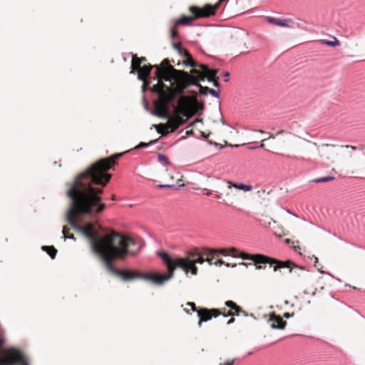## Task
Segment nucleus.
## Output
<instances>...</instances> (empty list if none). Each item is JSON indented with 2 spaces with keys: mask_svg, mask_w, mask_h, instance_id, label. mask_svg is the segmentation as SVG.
<instances>
[{
  "mask_svg": "<svg viewBox=\"0 0 365 365\" xmlns=\"http://www.w3.org/2000/svg\"><path fill=\"white\" fill-rule=\"evenodd\" d=\"M207 91L212 96H213L216 98H220V91L214 90L212 88L208 89Z\"/></svg>",
  "mask_w": 365,
  "mask_h": 365,
  "instance_id": "2f4dec72",
  "label": "nucleus"
},
{
  "mask_svg": "<svg viewBox=\"0 0 365 365\" xmlns=\"http://www.w3.org/2000/svg\"><path fill=\"white\" fill-rule=\"evenodd\" d=\"M78 221L79 219L72 220L71 218L66 220L76 232L90 240L92 250L105 261L106 267L109 272L120 277L124 281H130L135 278H142L150 281V273L120 269L115 268L112 264V260L124 259L129 253L132 255H136L137 252L128 251V247L135 244L134 240L116 232L103 237H98L97 234L93 232V224L82 225L78 223Z\"/></svg>",
  "mask_w": 365,
  "mask_h": 365,
  "instance_id": "f03ea898",
  "label": "nucleus"
},
{
  "mask_svg": "<svg viewBox=\"0 0 365 365\" xmlns=\"http://www.w3.org/2000/svg\"><path fill=\"white\" fill-rule=\"evenodd\" d=\"M217 192V194L215 195V197H216L217 200H220V202H220V203H222V204H223V205H227V203H226V202H225V199H223V198H222V194L218 193L217 192Z\"/></svg>",
  "mask_w": 365,
  "mask_h": 365,
  "instance_id": "e433bc0d",
  "label": "nucleus"
},
{
  "mask_svg": "<svg viewBox=\"0 0 365 365\" xmlns=\"http://www.w3.org/2000/svg\"><path fill=\"white\" fill-rule=\"evenodd\" d=\"M16 364L30 365L24 359L23 354L14 348L8 349L6 356L0 358V365H16Z\"/></svg>",
  "mask_w": 365,
  "mask_h": 365,
  "instance_id": "0eeeda50",
  "label": "nucleus"
},
{
  "mask_svg": "<svg viewBox=\"0 0 365 365\" xmlns=\"http://www.w3.org/2000/svg\"><path fill=\"white\" fill-rule=\"evenodd\" d=\"M158 160L159 163H161L164 166H167V165H170V163L168 158L164 154H161V153L158 154Z\"/></svg>",
  "mask_w": 365,
  "mask_h": 365,
  "instance_id": "4be33fe9",
  "label": "nucleus"
},
{
  "mask_svg": "<svg viewBox=\"0 0 365 365\" xmlns=\"http://www.w3.org/2000/svg\"><path fill=\"white\" fill-rule=\"evenodd\" d=\"M234 322H235V319H233V318H232V319H230V320L227 322V324L228 325H230V324H231L234 323Z\"/></svg>",
  "mask_w": 365,
  "mask_h": 365,
  "instance_id": "13d9d810",
  "label": "nucleus"
},
{
  "mask_svg": "<svg viewBox=\"0 0 365 365\" xmlns=\"http://www.w3.org/2000/svg\"><path fill=\"white\" fill-rule=\"evenodd\" d=\"M321 43L323 45L334 47L339 45V41L336 39L335 37H334L333 41H329V40H321Z\"/></svg>",
  "mask_w": 365,
  "mask_h": 365,
  "instance_id": "aec40b11",
  "label": "nucleus"
},
{
  "mask_svg": "<svg viewBox=\"0 0 365 365\" xmlns=\"http://www.w3.org/2000/svg\"><path fill=\"white\" fill-rule=\"evenodd\" d=\"M63 239H64V240H66V239L75 240L73 235L65 236V237H63Z\"/></svg>",
  "mask_w": 365,
  "mask_h": 365,
  "instance_id": "603ef678",
  "label": "nucleus"
},
{
  "mask_svg": "<svg viewBox=\"0 0 365 365\" xmlns=\"http://www.w3.org/2000/svg\"><path fill=\"white\" fill-rule=\"evenodd\" d=\"M178 44H180V43H173V46L175 48H176L178 50Z\"/></svg>",
  "mask_w": 365,
  "mask_h": 365,
  "instance_id": "680f3d73",
  "label": "nucleus"
},
{
  "mask_svg": "<svg viewBox=\"0 0 365 365\" xmlns=\"http://www.w3.org/2000/svg\"><path fill=\"white\" fill-rule=\"evenodd\" d=\"M200 68H202L205 72H208L210 75L212 76H215L218 72V70H209L208 68L205 65H200Z\"/></svg>",
  "mask_w": 365,
  "mask_h": 365,
  "instance_id": "bb28decb",
  "label": "nucleus"
},
{
  "mask_svg": "<svg viewBox=\"0 0 365 365\" xmlns=\"http://www.w3.org/2000/svg\"><path fill=\"white\" fill-rule=\"evenodd\" d=\"M267 21L272 24L279 26L281 27L294 28V23L292 19H277L274 17H267Z\"/></svg>",
  "mask_w": 365,
  "mask_h": 365,
  "instance_id": "f8f14e48",
  "label": "nucleus"
},
{
  "mask_svg": "<svg viewBox=\"0 0 365 365\" xmlns=\"http://www.w3.org/2000/svg\"><path fill=\"white\" fill-rule=\"evenodd\" d=\"M189 272H190L193 275H196L197 273V267L195 266V264H193L190 261L189 262Z\"/></svg>",
  "mask_w": 365,
  "mask_h": 365,
  "instance_id": "c756f323",
  "label": "nucleus"
},
{
  "mask_svg": "<svg viewBox=\"0 0 365 365\" xmlns=\"http://www.w3.org/2000/svg\"><path fill=\"white\" fill-rule=\"evenodd\" d=\"M4 342L3 339H0V345L3 344Z\"/></svg>",
  "mask_w": 365,
  "mask_h": 365,
  "instance_id": "69168bd1",
  "label": "nucleus"
},
{
  "mask_svg": "<svg viewBox=\"0 0 365 365\" xmlns=\"http://www.w3.org/2000/svg\"><path fill=\"white\" fill-rule=\"evenodd\" d=\"M153 68H155V66H144L142 68L140 66L138 70V78L140 81H145L146 78L150 76V71Z\"/></svg>",
  "mask_w": 365,
  "mask_h": 365,
  "instance_id": "f3484780",
  "label": "nucleus"
},
{
  "mask_svg": "<svg viewBox=\"0 0 365 365\" xmlns=\"http://www.w3.org/2000/svg\"><path fill=\"white\" fill-rule=\"evenodd\" d=\"M187 306H189L190 307H191V308H192V310L193 312H197V310L196 309V307H195V303H193V302H187Z\"/></svg>",
  "mask_w": 365,
  "mask_h": 365,
  "instance_id": "a19ab883",
  "label": "nucleus"
},
{
  "mask_svg": "<svg viewBox=\"0 0 365 365\" xmlns=\"http://www.w3.org/2000/svg\"><path fill=\"white\" fill-rule=\"evenodd\" d=\"M214 264L216 266H221L222 264H225L227 267H230V264H225L222 259H219L217 262H214Z\"/></svg>",
  "mask_w": 365,
  "mask_h": 365,
  "instance_id": "ea45409f",
  "label": "nucleus"
},
{
  "mask_svg": "<svg viewBox=\"0 0 365 365\" xmlns=\"http://www.w3.org/2000/svg\"><path fill=\"white\" fill-rule=\"evenodd\" d=\"M197 316L201 319V322H207L212 319V317H217L220 314V312L218 309H202L201 310L197 311Z\"/></svg>",
  "mask_w": 365,
  "mask_h": 365,
  "instance_id": "9b49d317",
  "label": "nucleus"
},
{
  "mask_svg": "<svg viewBox=\"0 0 365 365\" xmlns=\"http://www.w3.org/2000/svg\"><path fill=\"white\" fill-rule=\"evenodd\" d=\"M157 255L162 259L163 263L167 266L168 274H150V281L156 285H163L165 282L172 279L174 276V271L176 269L173 262V257L163 251H158Z\"/></svg>",
  "mask_w": 365,
  "mask_h": 365,
  "instance_id": "39448f33",
  "label": "nucleus"
},
{
  "mask_svg": "<svg viewBox=\"0 0 365 365\" xmlns=\"http://www.w3.org/2000/svg\"><path fill=\"white\" fill-rule=\"evenodd\" d=\"M237 253H239V252L236 248L231 247L229 249L212 250L208 254H220L223 256H232L234 257H237Z\"/></svg>",
  "mask_w": 365,
  "mask_h": 365,
  "instance_id": "4468645a",
  "label": "nucleus"
},
{
  "mask_svg": "<svg viewBox=\"0 0 365 365\" xmlns=\"http://www.w3.org/2000/svg\"><path fill=\"white\" fill-rule=\"evenodd\" d=\"M207 79L209 82H212L215 80V77L209 74L207 76Z\"/></svg>",
  "mask_w": 365,
  "mask_h": 365,
  "instance_id": "49530a36",
  "label": "nucleus"
},
{
  "mask_svg": "<svg viewBox=\"0 0 365 365\" xmlns=\"http://www.w3.org/2000/svg\"><path fill=\"white\" fill-rule=\"evenodd\" d=\"M176 26L177 24H175V26H173L171 29H170V33H171V37L173 38H175L178 35V31L176 30Z\"/></svg>",
  "mask_w": 365,
  "mask_h": 365,
  "instance_id": "4c0bfd02",
  "label": "nucleus"
},
{
  "mask_svg": "<svg viewBox=\"0 0 365 365\" xmlns=\"http://www.w3.org/2000/svg\"><path fill=\"white\" fill-rule=\"evenodd\" d=\"M265 140H266V139L263 140L262 142H264ZM264 143H262L259 145L256 146V148H264Z\"/></svg>",
  "mask_w": 365,
  "mask_h": 365,
  "instance_id": "6e6d98bb",
  "label": "nucleus"
},
{
  "mask_svg": "<svg viewBox=\"0 0 365 365\" xmlns=\"http://www.w3.org/2000/svg\"><path fill=\"white\" fill-rule=\"evenodd\" d=\"M235 359L227 361L224 365H233Z\"/></svg>",
  "mask_w": 365,
  "mask_h": 365,
  "instance_id": "864d4df0",
  "label": "nucleus"
},
{
  "mask_svg": "<svg viewBox=\"0 0 365 365\" xmlns=\"http://www.w3.org/2000/svg\"><path fill=\"white\" fill-rule=\"evenodd\" d=\"M342 147L347 148V149L349 148V150H356L357 149L356 147L353 146V145H343Z\"/></svg>",
  "mask_w": 365,
  "mask_h": 365,
  "instance_id": "c03bdc74",
  "label": "nucleus"
},
{
  "mask_svg": "<svg viewBox=\"0 0 365 365\" xmlns=\"http://www.w3.org/2000/svg\"><path fill=\"white\" fill-rule=\"evenodd\" d=\"M212 250H207L204 253H203V255L204 256H206L207 257V259H205V261L209 263L210 265H212L213 264V262H212V256L215 255V254H207L209 253L210 251H211Z\"/></svg>",
  "mask_w": 365,
  "mask_h": 365,
  "instance_id": "a878e982",
  "label": "nucleus"
},
{
  "mask_svg": "<svg viewBox=\"0 0 365 365\" xmlns=\"http://www.w3.org/2000/svg\"><path fill=\"white\" fill-rule=\"evenodd\" d=\"M197 87L200 88V92L201 94L202 95H207V93H209L208 92V89H210L209 87H204L202 86H201L200 84H197Z\"/></svg>",
  "mask_w": 365,
  "mask_h": 365,
  "instance_id": "f704fd0d",
  "label": "nucleus"
},
{
  "mask_svg": "<svg viewBox=\"0 0 365 365\" xmlns=\"http://www.w3.org/2000/svg\"><path fill=\"white\" fill-rule=\"evenodd\" d=\"M195 19V17L182 16L176 22V24H180L182 26H189Z\"/></svg>",
  "mask_w": 365,
  "mask_h": 365,
  "instance_id": "6ab92c4d",
  "label": "nucleus"
},
{
  "mask_svg": "<svg viewBox=\"0 0 365 365\" xmlns=\"http://www.w3.org/2000/svg\"><path fill=\"white\" fill-rule=\"evenodd\" d=\"M155 77L158 83L151 88L153 92L157 93L159 98L154 102V110H150L153 115L160 118H167L171 105L175 102L174 95L169 91L168 86L163 82L164 74H165V66H163V62L160 65H155Z\"/></svg>",
  "mask_w": 365,
  "mask_h": 365,
  "instance_id": "7ed1b4c3",
  "label": "nucleus"
},
{
  "mask_svg": "<svg viewBox=\"0 0 365 365\" xmlns=\"http://www.w3.org/2000/svg\"><path fill=\"white\" fill-rule=\"evenodd\" d=\"M269 320L271 322L270 326L272 329H283L287 324L280 317L274 314L271 316Z\"/></svg>",
  "mask_w": 365,
  "mask_h": 365,
  "instance_id": "2eb2a0df",
  "label": "nucleus"
},
{
  "mask_svg": "<svg viewBox=\"0 0 365 365\" xmlns=\"http://www.w3.org/2000/svg\"><path fill=\"white\" fill-rule=\"evenodd\" d=\"M314 264L316 265V264L318 262V258L317 257H314Z\"/></svg>",
  "mask_w": 365,
  "mask_h": 365,
  "instance_id": "0e129e2a",
  "label": "nucleus"
},
{
  "mask_svg": "<svg viewBox=\"0 0 365 365\" xmlns=\"http://www.w3.org/2000/svg\"><path fill=\"white\" fill-rule=\"evenodd\" d=\"M183 63L186 66H190V67H192V68H194V67H197L199 66L200 68V65H199L197 63H196L191 57V56H190L189 57L187 58V60L183 62Z\"/></svg>",
  "mask_w": 365,
  "mask_h": 365,
  "instance_id": "b1692460",
  "label": "nucleus"
},
{
  "mask_svg": "<svg viewBox=\"0 0 365 365\" xmlns=\"http://www.w3.org/2000/svg\"><path fill=\"white\" fill-rule=\"evenodd\" d=\"M182 73H183V79L185 81V86H187V88L190 86H197V84H199V83L196 81V80L193 77L190 76L185 72L182 71Z\"/></svg>",
  "mask_w": 365,
  "mask_h": 365,
  "instance_id": "a211bd4d",
  "label": "nucleus"
},
{
  "mask_svg": "<svg viewBox=\"0 0 365 365\" xmlns=\"http://www.w3.org/2000/svg\"><path fill=\"white\" fill-rule=\"evenodd\" d=\"M159 188H174L178 189L180 187V186H177L175 185H169V184H159L158 185Z\"/></svg>",
  "mask_w": 365,
  "mask_h": 365,
  "instance_id": "72a5a7b5",
  "label": "nucleus"
},
{
  "mask_svg": "<svg viewBox=\"0 0 365 365\" xmlns=\"http://www.w3.org/2000/svg\"><path fill=\"white\" fill-rule=\"evenodd\" d=\"M163 126L165 128V133H172L180 126V123H179V119L178 118V116H176L170 119L168 125Z\"/></svg>",
  "mask_w": 365,
  "mask_h": 365,
  "instance_id": "dca6fc26",
  "label": "nucleus"
},
{
  "mask_svg": "<svg viewBox=\"0 0 365 365\" xmlns=\"http://www.w3.org/2000/svg\"><path fill=\"white\" fill-rule=\"evenodd\" d=\"M284 317L287 319L291 317V314L289 313H284Z\"/></svg>",
  "mask_w": 365,
  "mask_h": 365,
  "instance_id": "4d7b16f0",
  "label": "nucleus"
},
{
  "mask_svg": "<svg viewBox=\"0 0 365 365\" xmlns=\"http://www.w3.org/2000/svg\"><path fill=\"white\" fill-rule=\"evenodd\" d=\"M220 120H221V123H222L223 125H228V126L231 127V125H230L229 124H227V123H226L225 120L223 118H222Z\"/></svg>",
  "mask_w": 365,
  "mask_h": 365,
  "instance_id": "5fc2aeb1",
  "label": "nucleus"
},
{
  "mask_svg": "<svg viewBox=\"0 0 365 365\" xmlns=\"http://www.w3.org/2000/svg\"><path fill=\"white\" fill-rule=\"evenodd\" d=\"M334 178L333 176H327V177H322L318 178L316 179L312 180L313 182L319 183V182H326L330 180H334Z\"/></svg>",
  "mask_w": 365,
  "mask_h": 365,
  "instance_id": "393cba45",
  "label": "nucleus"
},
{
  "mask_svg": "<svg viewBox=\"0 0 365 365\" xmlns=\"http://www.w3.org/2000/svg\"><path fill=\"white\" fill-rule=\"evenodd\" d=\"M156 142L155 140H151L150 142H149L148 143H139L137 146L135 147V149H140V148H147L150 145H152V144H154Z\"/></svg>",
  "mask_w": 365,
  "mask_h": 365,
  "instance_id": "c85d7f7f",
  "label": "nucleus"
},
{
  "mask_svg": "<svg viewBox=\"0 0 365 365\" xmlns=\"http://www.w3.org/2000/svg\"><path fill=\"white\" fill-rule=\"evenodd\" d=\"M68 229L66 227H63V230H62V234L63 235V237L66 236V232H68Z\"/></svg>",
  "mask_w": 365,
  "mask_h": 365,
  "instance_id": "8fccbe9b",
  "label": "nucleus"
},
{
  "mask_svg": "<svg viewBox=\"0 0 365 365\" xmlns=\"http://www.w3.org/2000/svg\"><path fill=\"white\" fill-rule=\"evenodd\" d=\"M223 182L227 185L228 190H231L232 187H235L238 190H244L245 192L250 191L252 189V186L251 185H246L242 182H233L230 180H224Z\"/></svg>",
  "mask_w": 365,
  "mask_h": 365,
  "instance_id": "ddd939ff",
  "label": "nucleus"
},
{
  "mask_svg": "<svg viewBox=\"0 0 365 365\" xmlns=\"http://www.w3.org/2000/svg\"><path fill=\"white\" fill-rule=\"evenodd\" d=\"M145 58H138L137 57L133 58L132 60V68L133 69H139L142 61H145Z\"/></svg>",
  "mask_w": 365,
  "mask_h": 365,
  "instance_id": "5701e85b",
  "label": "nucleus"
},
{
  "mask_svg": "<svg viewBox=\"0 0 365 365\" xmlns=\"http://www.w3.org/2000/svg\"><path fill=\"white\" fill-rule=\"evenodd\" d=\"M318 271L322 274H325L324 271L321 270V269H318Z\"/></svg>",
  "mask_w": 365,
  "mask_h": 365,
  "instance_id": "338daca9",
  "label": "nucleus"
},
{
  "mask_svg": "<svg viewBox=\"0 0 365 365\" xmlns=\"http://www.w3.org/2000/svg\"><path fill=\"white\" fill-rule=\"evenodd\" d=\"M42 250L47 252L52 259L55 258L57 250L53 247L43 246Z\"/></svg>",
  "mask_w": 365,
  "mask_h": 365,
  "instance_id": "412c9836",
  "label": "nucleus"
},
{
  "mask_svg": "<svg viewBox=\"0 0 365 365\" xmlns=\"http://www.w3.org/2000/svg\"><path fill=\"white\" fill-rule=\"evenodd\" d=\"M325 274H327L329 276H330L331 277L335 279L336 280L339 281V282H341V279L337 278V277H335L333 274H331V273L329 272H325Z\"/></svg>",
  "mask_w": 365,
  "mask_h": 365,
  "instance_id": "a18cd8bd",
  "label": "nucleus"
},
{
  "mask_svg": "<svg viewBox=\"0 0 365 365\" xmlns=\"http://www.w3.org/2000/svg\"><path fill=\"white\" fill-rule=\"evenodd\" d=\"M189 99L187 97H182L179 100L177 106V111L178 113L185 116V118H182L178 116L180 125L185 124L187 122L189 118Z\"/></svg>",
  "mask_w": 365,
  "mask_h": 365,
  "instance_id": "1a4fd4ad",
  "label": "nucleus"
},
{
  "mask_svg": "<svg viewBox=\"0 0 365 365\" xmlns=\"http://www.w3.org/2000/svg\"><path fill=\"white\" fill-rule=\"evenodd\" d=\"M241 313H242L245 316H247V314L245 313V311H243V310L241 309V307H240V309H235V312H234L235 315H236V316H240Z\"/></svg>",
  "mask_w": 365,
  "mask_h": 365,
  "instance_id": "58836bf2",
  "label": "nucleus"
},
{
  "mask_svg": "<svg viewBox=\"0 0 365 365\" xmlns=\"http://www.w3.org/2000/svg\"><path fill=\"white\" fill-rule=\"evenodd\" d=\"M205 192H203V195L206 196H209L212 193V190H208V189H204Z\"/></svg>",
  "mask_w": 365,
  "mask_h": 365,
  "instance_id": "37998d69",
  "label": "nucleus"
},
{
  "mask_svg": "<svg viewBox=\"0 0 365 365\" xmlns=\"http://www.w3.org/2000/svg\"><path fill=\"white\" fill-rule=\"evenodd\" d=\"M178 51L181 56L187 58L190 56V54L186 49H184L180 46V44H178Z\"/></svg>",
  "mask_w": 365,
  "mask_h": 365,
  "instance_id": "cd10ccee",
  "label": "nucleus"
},
{
  "mask_svg": "<svg viewBox=\"0 0 365 365\" xmlns=\"http://www.w3.org/2000/svg\"><path fill=\"white\" fill-rule=\"evenodd\" d=\"M191 262H192L193 264H202L205 262V259L204 258L203 256H199L198 258L195 260H192L191 261Z\"/></svg>",
  "mask_w": 365,
  "mask_h": 365,
  "instance_id": "c9c22d12",
  "label": "nucleus"
},
{
  "mask_svg": "<svg viewBox=\"0 0 365 365\" xmlns=\"http://www.w3.org/2000/svg\"><path fill=\"white\" fill-rule=\"evenodd\" d=\"M252 261L255 263L257 265V269H261L262 267L260 265H257L259 264H275L273 268V270L276 272L279 268L289 267L291 264L290 261L287 262H282L277 260L276 259L267 257L261 254H255L252 255Z\"/></svg>",
  "mask_w": 365,
  "mask_h": 365,
  "instance_id": "423d86ee",
  "label": "nucleus"
},
{
  "mask_svg": "<svg viewBox=\"0 0 365 365\" xmlns=\"http://www.w3.org/2000/svg\"><path fill=\"white\" fill-rule=\"evenodd\" d=\"M284 132V130H279V131H277L276 135H280V134L283 133Z\"/></svg>",
  "mask_w": 365,
  "mask_h": 365,
  "instance_id": "052dcab7",
  "label": "nucleus"
},
{
  "mask_svg": "<svg viewBox=\"0 0 365 365\" xmlns=\"http://www.w3.org/2000/svg\"><path fill=\"white\" fill-rule=\"evenodd\" d=\"M230 72L227 71L224 73V77H225V82H228L229 80H230Z\"/></svg>",
  "mask_w": 365,
  "mask_h": 365,
  "instance_id": "79ce46f5",
  "label": "nucleus"
},
{
  "mask_svg": "<svg viewBox=\"0 0 365 365\" xmlns=\"http://www.w3.org/2000/svg\"><path fill=\"white\" fill-rule=\"evenodd\" d=\"M163 66H165V77H164L165 81L171 82L174 81L176 83L175 87L168 86V89L175 96L176 99L177 95H180L184 93L187 86H185V81L183 79V73L181 71L175 69L167 59L163 61Z\"/></svg>",
  "mask_w": 365,
  "mask_h": 365,
  "instance_id": "20e7f679",
  "label": "nucleus"
},
{
  "mask_svg": "<svg viewBox=\"0 0 365 365\" xmlns=\"http://www.w3.org/2000/svg\"><path fill=\"white\" fill-rule=\"evenodd\" d=\"M143 82H144V83H143V88H142L143 92H145V91L147 89L146 88H147L148 82L146 81V80H145V81H143Z\"/></svg>",
  "mask_w": 365,
  "mask_h": 365,
  "instance_id": "09e8293b",
  "label": "nucleus"
},
{
  "mask_svg": "<svg viewBox=\"0 0 365 365\" xmlns=\"http://www.w3.org/2000/svg\"><path fill=\"white\" fill-rule=\"evenodd\" d=\"M202 322H201V319H200V321L198 322V326L200 327Z\"/></svg>",
  "mask_w": 365,
  "mask_h": 365,
  "instance_id": "774afa93",
  "label": "nucleus"
},
{
  "mask_svg": "<svg viewBox=\"0 0 365 365\" xmlns=\"http://www.w3.org/2000/svg\"><path fill=\"white\" fill-rule=\"evenodd\" d=\"M127 152L99 160L76 176L74 183L67 191L71 202L66 212V220L70 218L80 219V215H96L106 208V205L101 203V197L99 196L103 192L102 189L95 188L92 184L105 186L111 178L106 172L111 168L115 160Z\"/></svg>",
  "mask_w": 365,
  "mask_h": 365,
  "instance_id": "f257e3e1",
  "label": "nucleus"
},
{
  "mask_svg": "<svg viewBox=\"0 0 365 365\" xmlns=\"http://www.w3.org/2000/svg\"><path fill=\"white\" fill-rule=\"evenodd\" d=\"M237 255H238V253ZM252 255H249L245 252H241L239 255H237V257H239L245 260H247V259L252 260Z\"/></svg>",
  "mask_w": 365,
  "mask_h": 365,
  "instance_id": "473e14b6",
  "label": "nucleus"
},
{
  "mask_svg": "<svg viewBox=\"0 0 365 365\" xmlns=\"http://www.w3.org/2000/svg\"><path fill=\"white\" fill-rule=\"evenodd\" d=\"M253 131L255 132H259L260 133H265V131L262 130H253Z\"/></svg>",
  "mask_w": 365,
  "mask_h": 365,
  "instance_id": "bf43d9fd",
  "label": "nucleus"
},
{
  "mask_svg": "<svg viewBox=\"0 0 365 365\" xmlns=\"http://www.w3.org/2000/svg\"><path fill=\"white\" fill-rule=\"evenodd\" d=\"M225 305L230 308H231V309L232 310H235V309H240V307L238 305H237L234 302L232 301H227L225 302Z\"/></svg>",
  "mask_w": 365,
  "mask_h": 365,
  "instance_id": "7c9ffc66",
  "label": "nucleus"
},
{
  "mask_svg": "<svg viewBox=\"0 0 365 365\" xmlns=\"http://www.w3.org/2000/svg\"><path fill=\"white\" fill-rule=\"evenodd\" d=\"M212 83H213L214 86L217 87V88L220 86V83L217 80L215 79L212 81Z\"/></svg>",
  "mask_w": 365,
  "mask_h": 365,
  "instance_id": "3c124183",
  "label": "nucleus"
},
{
  "mask_svg": "<svg viewBox=\"0 0 365 365\" xmlns=\"http://www.w3.org/2000/svg\"><path fill=\"white\" fill-rule=\"evenodd\" d=\"M160 125H157V126H156L157 131H158V133H161V131H160V129H159V128H160Z\"/></svg>",
  "mask_w": 365,
  "mask_h": 365,
  "instance_id": "e2e57ef3",
  "label": "nucleus"
},
{
  "mask_svg": "<svg viewBox=\"0 0 365 365\" xmlns=\"http://www.w3.org/2000/svg\"><path fill=\"white\" fill-rule=\"evenodd\" d=\"M220 7V3L215 5L207 4L202 9L197 6H190V11L195 15V18H207L215 14Z\"/></svg>",
  "mask_w": 365,
  "mask_h": 365,
  "instance_id": "6e6552de",
  "label": "nucleus"
},
{
  "mask_svg": "<svg viewBox=\"0 0 365 365\" xmlns=\"http://www.w3.org/2000/svg\"><path fill=\"white\" fill-rule=\"evenodd\" d=\"M196 255H199V253L197 251L190 252H188V257L187 258H173V262L175 264L176 268H181L186 274H187L189 272V262L190 261V258Z\"/></svg>",
  "mask_w": 365,
  "mask_h": 365,
  "instance_id": "9d476101",
  "label": "nucleus"
},
{
  "mask_svg": "<svg viewBox=\"0 0 365 365\" xmlns=\"http://www.w3.org/2000/svg\"><path fill=\"white\" fill-rule=\"evenodd\" d=\"M234 315H235V314H234V312H232V311H229V312H227V314H225V315H224V317H232V316H234Z\"/></svg>",
  "mask_w": 365,
  "mask_h": 365,
  "instance_id": "de8ad7c7",
  "label": "nucleus"
}]
</instances>
